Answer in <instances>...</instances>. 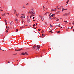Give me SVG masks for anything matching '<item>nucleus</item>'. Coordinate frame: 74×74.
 Here are the masks:
<instances>
[{
  "label": "nucleus",
  "instance_id": "obj_56",
  "mask_svg": "<svg viewBox=\"0 0 74 74\" xmlns=\"http://www.w3.org/2000/svg\"><path fill=\"white\" fill-rule=\"evenodd\" d=\"M69 23V24H71V23Z\"/></svg>",
  "mask_w": 74,
  "mask_h": 74
},
{
  "label": "nucleus",
  "instance_id": "obj_41",
  "mask_svg": "<svg viewBox=\"0 0 74 74\" xmlns=\"http://www.w3.org/2000/svg\"><path fill=\"white\" fill-rule=\"evenodd\" d=\"M49 18H51V16H50Z\"/></svg>",
  "mask_w": 74,
  "mask_h": 74
},
{
  "label": "nucleus",
  "instance_id": "obj_62",
  "mask_svg": "<svg viewBox=\"0 0 74 74\" xmlns=\"http://www.w3.org/2000/svg\"><path fill=\"white\" fill-rule=\"evenodd\" d=\"M8 63H10V61H9V62H8Z\"/></svg>",
  "mask_w": 74,
  "mask_h": 74
},
{
  "label": "nucleus",
  "instance_id": "obj_3",
  "mask_svg": "<svg viewBox=\"0 0 74 74\" xmlns=\"http://www.w3.org/2000/svg\"><path fill=\"white\" fill-rule=\"evenodd\" d=\"M36 48H41V46H40L39 45H37V46L36 47Z\"/></svg>",
  "mask_w": 74,
  "mask_h": 74
},
{
  "label": "nucleus",
  "instance_id": "obj_32",
  "mask_svg": "<svg viewBox=\"0 0 74 74\" xmlns=\"http://www.w3.org/2000/svg\"><path fill=\"white\" fill-rule=\"evenodd\" d=\"M41 33H44V31L42 30L41 32Z\"/></svg>",
  "mask_w": 74,
  "mask_h": 74
},
{
  "label": "nucleus",
  "instance_id": "obj_24",
  "mask_svg": "<svg viewBox=\"0 0 74 74\" xmlns=\"http://www.w3.org/2000/svg\"><path fill=\"white\" fill-rule=\"evenodd\" d=\"M39 16L40 18L41 17V15H39Z\"/></svg>",
  "mask_w": 74,
  "mask_h": 74
},
{
  "label": "nucleus",
  "instance_id": "obj_28",
  "mask_svg": "<svg viewBox=\"0 0 74 74\" xmlns=\"http://www.w3.org/2000/svg\"><path fill=\"white\" fill-rule=\"evenodd\" d=\"M51 15H52V13H51L50 14V15H49V16H51Z\"/></svg>",
  "mask_w": 74,
  "mask_h": 74
},
{
  "label": "nucleus",
  "instance_id": "obj_5",
  "mask_svg": "<svg viewBox=\"0 0 74 74\" xmlns=\"http://www.w3.org/2000/svg\"><path fill=\"white\" fill-rule=\"evenodd\" d=\"M40 18L41 19V20H42V21H44V18H43L42 19V16L41 17H40Z\"/></svg>",
  "mask_w": 74,
  "mask_h": 74
},
{
  "label": "nucleus",
  "instance_id": "obj_30",
  "mask_svg": "<svg viewBox=\"0 0 74 74\" xmlns=\"http://www.w3.org/2000/svg\"><path fill=\"white\" fill-rule=\"evenodd\" d=\"M1 11H3V10L2 9H1V10H0Z\"/></svg>",
  "mask_w": 74,
  "mask_h": 74
},
{
  "label": "nucleus",
  "instance_id": "obj_54",
  "mask_svg": "<svg viewBox=\"0 0 74 74\" xmlns=\"http://www.w3.org/2000/svg\"><path fill=\"white\" fill-rule=\"evenodd\" d=\"M64 10H66V9H64Z\"/></svg>",
  "mask_w": 74,
  "mask_h": 74
},
{
  "label": "nucleus",
  "instance_id": "obj_7",
  "mask_svg": "<svg viewBox=\"0 0 74 74\" xmlns=\"http://www.w3.org/2000/svg\"><path fill=\"white\" fill-rule=\"evenodd\" d=\"M15 21L16 22V23H18V20H17V19H15Z\"/></svg>",
  "mask_w": 74,
  "mask_h": 74
},
{
  "label": "nucleus",
  "instance_id": "obj_46",
  "mask_svg": "<svg viewBox=\"0 0 74 74\" xmlns=\"http://www.w3.org/2000/svg\"><path fill=\"white\" fill-rule=\"evenodd\" d=\"M16 15H19V13H18V14H16Z\"/></svg>",
  "mask_w": 74,
  "mask_h": 74
},
{
  "label": "nucleus",
  "instance_id": "obj_60",
  "mask_svg": "<svg viewBox=\"0 0 74 74\" xmlns=\"http://www.w3.org/2000/svg\"><path fill=\"white\" fill-rule=\"evenodd\" d=\"M28 5V3H27V4H26V5Z\"/></svg>",
  "mask_w": 74,
  "mask_h": 74
},
{
  "label": "nucleus",
  "instance_id": "obj_26",
  "mask_svg": "<svg viewBox=\"0 0 74 74\" xmlns=\"http://www.w3.org/2000/svg\"><path fill=\"white\" fill-rule=\"evenodd\" d=\"M10 29V27H9L8 26V29Z\"/></svg>",
  "mask_w": 74,
  "mask_h": 74
},
{
  "label": "nucleus",
  "instance_id": "obj_13",
  "mask_svg": "<svg viewBox=\"0 0 74 74\" xmlns=\"http://www.w3.org/2000/svg\"><path fill=\"white\" fill-rule=\"evenodd\" d=\"M50 27H53V26L51 25V24H50Z\"/></svg>",
  "mask_w": 74,
  "mask_h": 74
},
{
  "label": "nucleus",
  "instance_id": "obj_39",
  "mask_svg": "<svg viewBox=\"0 0 74 74\" xmlns=\"http://www.w3.org/2000/svg\"><path fill=\"white\" fill-rule=\"evenodd\" d=\"M7 15H9V13H7Z\"/></svg>",
  "mask_w": 74,
  "mask_h": 74
},
{
  "label": "nucleus",
  "instance_id": "obj_6",
  "mask_svg": "<svg viewBox=\"0 0 74 74\" xmlns=\"http://www.w3.org/2000/svg\"><path fill=\"white\" fill-rule=\"evenodd\" d=\"M4 15H5V13L3 14L2 15V16H4Z\"/></svg>",
  "mask_w": 74,
  "mask_h": 74
},
{
  "label": "nucleus",
  "instance_id": "obj_21",
  "mask_svg": "<svg viewBox=\"0 0 74 74\" xmlns=\"http://www.w3.org/2000/svg\"><path fill=\"white\" fill-rule=\"evenodd\" d=\"M35 25H36V24H34L33 26V27H34V26H35Z\"/></svg>",
  "mask_w": 74,
  "mask_h": 74
},
{
  "label": "nucleus",
  "instance_id": "obj_44",
  "mask_svg": "<svg viewBox=\"0 0 74 74\" xmlns=\"http://www.w3.org/2000/svg\"><path fill=\"white\" fill-rule=\"evenodd\" d=\"M31 12V13H30L31 14L32 12V11H31V12Z\"/></svg>",
  "mask_w": 74,
  "mask_h": 74
},
{
  "label": "nucleus",
  "instance_id": "obj_38",
  "mask_svg": "<svg viewBox=\"0 0 74 74\" xmlns=\"http://www.w3.org/2000/svg\"><path fill=\"white\" fill-rule=\"evenodd\" d=\"M28 18H29V17L27 16V19H29Z\"/></svg>",
  "mask_w": 74,
  "mask_h": 74
},
{
  "label": "nucleus",
  "instance_id": "obj_36",
  "mask_svg": "<svg viewBox=\"0 0 74 74\" xmlns=\"http://www.w3.org/2000/svg\"><path fill=\"white\" fill-rule=\"evenodd\" d=\"M33 19H34V17L33 18Z\"/></svg>",
  "mask_w": 74,
  "mask_h": 74
},
{
  "label": "nucleus",
  "instance_id": "obj_58",
  "mask_svg": "<svg viewBox=\"0 0 74 74\" xmlns=\"http://www.w3.org/2000/svg\"><path fill=\"white\" fill-rule=\"evenodd\" d=\"M42 36H44V34H42Z\"/></svg>",
  "mask_w": 74,
  "mask_h": 74
},
{
  "label": "nucleus",
  "instance_id": "obj_61",
  "mask_svg": "<svg viewBox=\"0 0 74 74\" xmlns=\"http://www.w3.org/2000/svg\"><path fill=\"white\" fill-rule=\"evenodd\" d=\"M8 63H10V61H9V62H8Z\"/></svg>",
  "mask_w": 74,
  "mask_h": 74
},
{
  "label": "nucleus",
  "instance_id": "obj_18",
  "mask_svg": "<svg viewBox=\"0 0 74 74\" xmlns=\"http://www.w3.org/2000/svg\"><path fill=\"white\" fill-rule=\"evenodd\" d=\"M64 10V8H63L62 10V11H63Z\"/></svg>",
  "mask_w": 74,
  "mask_h": 74
},
{
  "label": "nucleus",
  "instance_id": "obj_27",
  "mask_svg": "<svg viewBox=\"0 0 74 74\" xmlns=\"http://www.w3.org/2000/svg\"><path fill=\"white\" fill-rule=\"evenodd\" d=\"M38 30H39V31H40V30H41V29H38Z\"/></svg>",
  "mask_w": 74,
  "mask_h": 74
},
{
  "label": "nucleus",
  "instance_id": "obj_22",
  "mask_svg": "<svg viewBox=\"0 0 74 74\" xmlns=\"http://www.w3.org/2000/svg\"><path fill=\"white\" fill-rule=\"evenodd\" d=\"M29 13H31V12H30V11H29V12L28 13V14H29Z\"/></svg>",
  "mask_w": 74,
  "mask_h": 74
},
{
  "label": "nucleus",
  "instance_id": "obj_50",
  "mask_svg": "<svg viewBox=\"0 0 74 74\" xmlns=\"http://www.w3.org/2000/svg\"><path fill=\"white\" fill-rule=\"evenodd\" d=\"M32 16H30V18H31V17H32Z\"/></svg>",
  "mask_w": 74,
  "mask_h": 74
},
{
  "label": "nucleus",
  "instance_id": "obj_51",
  "mask_svg": "<svg viewBox=\"0 0 74 74\" xmlns=\"http://www.w3.org/2000/svg\"><path fill=\"white\" fill-rule=\"evenodd\" d=\"M36 25H37V23H36Z\"/></svg>",
  "mask_w": 74,
  "mask_h": 74
},
{
  "label": "nucleus",
  "instance_id": "obj_63",
  "mask_svg": "<svg viewBox=\"0 0 74 74\" xmlns=\"http://www.w3.org/2000/svg\"><path fill=\"white\" fill-rule=\"evenodd\" d=\"M7 32L8 33V31H7Z\"/></svg>",
  "mask_w": 74,
  "mask_h": 74
},
{
  "label": "nucleus",
  "instance_id": "obj_8",
  "mask_svg": "<svg viewBox=\"0 0 74 74\" xmlns=\"http://www.w3.org/2000/svg\"><path fill=\"white\" fill-rule=\"evenodd\" d=\"M69 13H68V14H67V13H65V15H66V16H67V15H69Z\"/></svg>",
  "mask_w": 74,
  "mask_h": 74
},
{
  "label": "nucleus",
  "instance_id": "obj_42",
  "mask_svg": "<svg viewBox=\"0 0 74 74\" xmlns=\"http://www.w3.org/2000/svg\"><path fill=\"white\" fill-rule=\"evenodd\" d=\"M18 29H16V32H18Z\"/></svg>",
  "mask_w": 74,
  "mask_h": 74
},
{
  "label": "nucleus",
  "instance_id": "obj_57",
  "mask_svg": "<svg viewBox=\"0 0 74 74\" xmlns=\"http://www.w3.org/2000/svg\"><path fill=\"white\" fill-rule=\"evenodd\" d=\"M14 55H17V54H14Z\"/></svg>",
  "mask_w": 74,
  "mask_h": 74
},
{
  "label": "nucleus",
  "instance_id": "obj_1",
  "mask_svg": "<svg viewBox=\"0 0 74 74\" xmlns=\"http://www.w3.org/2000/svg\"><path fill=\"white\" fill-rule=\"evenodd\" d=\"M22 55H27V52H26L25 53H22Z\"/></svg>",
  "mask_w": 74,
  "mask_h": 74
},
{
  "label": "nucleus",
  "instance_id": "obj_4",
  "mask_svg": "<svg viewBox=\"0 0 74 74\" xmlns=\"http://www.w3.org/2000/svg\"><path fill=\"white\" fill-rule=\"evenodd\" d=\"M33 49L34 50H35L36 49V48H35V46H34V47H33Z\"/></svg>",
  "mask_w": 74,
  "mask_h": 74
},
{
  "label": "nucleus",
  "instance_id": "obj_48",
  "mask_svg": "<svg viewBox=\"0 0 74 74\" xmlns=\"http://www.w3.org/2000/svg\"><path fill=\"white\" fill-rule=\"evenodd\" d=\"M69 0H68V1H67L68 2H69Z\"/></svg>",
  "mask_w": 74,
  "mask_h": 74
},
{
  "label": "nucleus",
  "instance_id": "obj_16",
  "mask_svg": "<svg viewBox=\"0 0 74 74\" xmlns=\"http://www.w3.org/2000/svg\"><path fill=\"white\" fill-rule=\"evenodd\" d=\"M23 27H24H24L23 26L21 27H20V28L21 29H22V28H23Z\"/></svg>",
  "mask_w": 74,
  "mask_h": 74
},
{
  "label": "nucleus",
  "instance_id": "obj_35",
  "mask_svg": "<svg viewBox=\"0 0 74 74\" xmlns=\"http://www.w3.org/2000/svg\"><path fill=\"white\" fill-rule=\"evenodd\" d=\"M50 32H51V33H52V31H50Z\"/></svg>",
  "mask_w": 74,
  "mask_h": 74
},
{
  "label": "nucleus",
  "instance_id": "obj_23",
  "mask_svg": "<svg viewBox=\"0 0 74 74\" xmlns=\"http://www.w3.org/2000/svg\"><path fill=\"white\" fill-rule=\"evenodd\" d=\"M10 25H12V22H11V23H10Z\"/></svg>",
  "mask_w": 74,
  "mask_h": 74
},
{
  "label": "nucleus",
  "instance_id": "obj_64",
  "mask_svg": "<svg viewBox=\"0 0 74 74\" xmlns=\"http://www.w3.org/2000/svg\"><path fill=\"white\" fill-rule=\"evenodd\" d=\"M73 23L74 24V21H73Z\"/></svg>",
  "mask_w": 74,
  "mask_h": 74
},
{
  "label": "nucleus",
  "instance_id": "obj_43",
  "mask_svg": "<svg viewBox=\"0 0 74 74\" xmlns=\"http://www.w3.org/2000/svg\"><path fill=\"white\" fill-rule=\"evenodd\" d=\"M72 23L73 24V25H74V23Z\"/></svg>",
  "mask_w": 74,
  "mask_h": 74
},
{
  "label": "nucleus",
  "instance_id": "obj_55",
  "mask_svg": "<svg viewBox=\"0 0 74 74\" xmlns=\"http://www.w3.org/2000/svg\"><path fill=\"white\" fill-rule=\"evenodd\" d=\"M57 20H58V21H59V19H58Z\"/></svg>",
  "mask_w": 74,
  "mask_h": 74
},
{
  "label": "nucleus",
  "instance_id": "obj_14",
  "mask_svg": "<svg viewBox=\"0 0 74 74\" xmlns=\"http://www.w3.org/2000/svg\"><path fill=\"white\" fill-rule=\"evenodd\" d=\"M65 22H66V23H68V22H67V21H64Z\"/></svg>",
  "mask_w": 74,
  "mask_h": 74
},
{
  "label": "nucleus",
  "instance_id": "obj_45",
  "mask_svg": "<svg viewBox=\"0 0 74 74\" xmlns=\"http://www.w3.org/2000/svg\"><path fill=\"white\" fill-rule=\"evenodd\" d=\"M65 10H67V9H65Z\"/></svg>",
  "mask_w": 74,
  "mask_h": 74
},
{
  "label": "nucleus",
  "instance_id": "obj_11",
  "mask_svg": "<svg viewBox=\"0 0 74 74\" xmlns=\"http://www.w3.org/2000/svg\"><path fill=\"white\" fill-rule=\"evenodd\" d=\"M27 22H30V19H28Z\"/></svg>",
  "mask_w": 74,
  "mask_h": 74
},
{
  "label": "nucleus",
  "instance_id": "obj_25",
  "mask_svg": "<svg viewBox=\"0 0 74 74\" xmlns=\"http://www.w3.org/2000/svg\"><path fill=\"white\" fill-rule=\"evenodd\" d=\"M60 8H58L57 9V10H59V9H60Z\"/></svg>",
  "mask_w": 74,
  "mask_h": 74
},
{
  "label": "nucleus",
  "instance_id": "obj_49",
  "mask_svg": "<svg viewBox=\"0 0 74 74\" xmlns=\"http://www.w3.org/2000/svg\"><path fill=\"white\" fill-rule=\"evenodd\" d=\"M22 21H23V22H23V20H22Z\"/></svg>",
  "mask_w": 74,
  "mask_h": 74
},
{
  "label": "nucleus",
  "instance_id": "obj_33",
  "mask_svg": "<svg viewBox=\"0 0 74 74\" xmlns=\"http://www.w3.org/2000/svg\"><path fill=\"white\" fill-rule=\"evenodd\" d=\"M21 49L17 50H16V51H21Z\"/></svg>",
  "mask_w": 74,
  "mask_h": 74
},
{
  "label": "nucleus",
  "instance_id": "obj_12",
  "mask_svg": "<svg viewBox=\"0 0 74 74\" xmlns=\"http://www.w3.org/2000/svg\"><path fill=\"white\" fill-rule=\"evenodd\" d=\"M47 13H48V12H46V13H45L44 14V15H47Z\"/></svg>",
  "mask_w": 74,
  "mask_h": 74
},
{
  "label": "nucleus",
  "instance_id": "obj_37",
  "mask_svg": "<svg viewBox=\"0 0 74 74\" xmlns=\"http://www.w3.org/2000/svg\"><path fill=\"white\" fill-rule=\"evenodd\" d=\"M68 2H68V1H67L66 2V3L67 4H68Z\"/></svg>",
  "mask_w": 74,
  "mask_h": 74
},
{
  "label": "nucleus",
  "instance_id": "obj_19",
  "mask_svg": "<svg viewBox=\"0 0 74 74\" xmlns=\"http://www.w3.org/2000/svg\"><path fill=\"white\" fill-rule=\"evenodd\" d=\"M31 14H34V13H33V12H32Z\"/></svg>",
  "mask_w": 74,
  "mask_h": 74
},
{
  "label": "nucleus",
  "instance_id": "obj_52",
  "mask_svg": "<svg viewBox=\"0 0 74 74\" xmlns=\"http://www.w3.org/2000/svg\"><path fill=\"white\" fill-rule=\"evenodd\" d=\"M43 36H45V34H43Z\"/></svg>",
  "mask_w": 74,
  "mask_h": 74
},
{
  "label": "nucleus",
  "instance_id": "obj_40",
  "mask_svg": "<svg viewBox=\"0 0 74 74\" xmlns=\"http://www.w3.org/2000/svg\"><path fill=\"white\" fill-rule=\"evenodd\" d=\"M43 9H44V6H43Z\"/></svg>",
  "mask_w": 74,
  "mask_h": 74
},
{
  "label": "nucleus",
  "instance_id": "obj_29",
  "mask_svg": "<svg viewBox=\"0 0 74 74\" xmlns=\"http://www.w3.org/2000/svg\"><path fill=\"white\" fill-rule=\"evenodd\" d=\"M22 8H25V6H23Z\"/></svg>",
  "mask_w": 74,
  "mask_h": 74
},
{
  "label": "nucleus",
  "instance_id": "obj_2",
  "mask_svg": "<svg viewBox=\"0 0 74 74\" xmlns=\"http://www.w3.org/2000/svg\"><path fill=\"white\" fill-rule=\"evenodd\" d=\"M23 16H21V18H25V15L24 14H22Z\"/></svg>",
  "mask_w": 74,
  "mask_h": 74
},
{
  "label": "nucleus",
  "instance_id": "obj_31",
  "mask_svg": "<svg viewBox=\"0 0 74 74\" xmlns=\"http://www.w3.org/2000/svg\"><path fill=\"white\" fill-rule=\"evenodd\" d=\"M58 27H60V25H58Z\"/></svg>",
  "mask_w": 74,
  "mask_h": 74
},
{
  "label": "nucleus",
  "instance_id": "obj_9",
  "mask_svg": "<svg viewBox=\"0 0 74 74\" xmlns=\"http://www.w3.org/2000/svg\"><path fill=\"white\" fill-rule=\"evenodd\" d=\"M56 32L57 33H60V31H57Z\"/></svg>",
  "mask_w": 74,
  "mask_h": 74
},
{
  "label": "nucleus",
  "instance_id": "obj_47",
  "mask_svg": "<svg viewBox=\"0 0 74 74\" xmlns=\"http://www.w3.org/2000/svg\"><path fill=\"white\" fill-rule=\"evenodd\" d=\"M46 10H47V9H48V8H46Z\"/></svg>",
  "mask_w": 74,
  "mask_h": 74
},
{
  "label": "nucleus",
  "instance_id": "obj_10",
  "mask_svg": "<svg viewBox=\"0 0 74 74\" xmlns=\"http://www.w3.org/2000/svg\"><path fill=\"white\" fill-rule=\"evenodd\" d=\"M51 16L52 17H53V16H55V14H52Z\"/></svg>",
  "mask_w": 74,
  "mask_h": 74
},
{
  "label": "nucleus",
  "instance_id": "obj_20",
  "mask_svg": "<svg viewBox=\"0 0 74 74\" xmlns=\"http://www.w3.org/2000/svg\"><path fill=\"white\" fill-rule=\"evenodd\" d=\"M5 22H6V24H7V22H6V21H7V20H5Z\"/></svg>",
  "mask_w": 74,
  "mask_h": 74
},
{
  "label": "nucleus",
  "instance_id": "obj_59",
  "mask_svg": "<svg viewBox=\"0 0 74 74\" xmlns=\"http://www.w3.org/2000/svg\"><path fill=\"white\" fill-rule=\"evenodd\" d=\"M56 21H58V20H56Z\"/></svg>",
  "mask_w": 74,
  "mask_h": 74
},
{
  "label": "nucleus",
  "instance_id": "obj_34",
  "mask_svg": "<svg viewBox=\"0 0 74 74\" xmlns=\"http://www.w3.org/2000/svg\"><path fill=\"white\" fill-rule=\"evenodd\" d=\"M57 12V13H58V12H60L58 11V12Z\"/></svg>",
  "mask_w": 74,
  "mask_h": 74
},
{
  "label": "nucleus",
  "instance_id": "obj_15",
  "mask_svg": "<svg viewBox=\"0 0 74 74\" xmlns=\"http://www.w3.org/2000/svg\"><path fill=\"white\" fill-rule=\"evenodd\" d=\"M51 11H56V9H55V10L52 9V10H51Z\"/></svg>",
  "mask_w": 74,
  "mask_h": 74
},
{
  "label": "nucleus",
  "instance_id": "obj_17",
  "mask_svg": "<svg viewBox=\"0 0 74 74\" xmlns=\"http://www.w3.org/2000/svg\"><path fill=\"white\" fill-rule=\"evenodd\" d=\"M31 16H34V15L32 14L31 15Z\"/></svg>",
  "mask_w": 74,
  "mask_h": 74
},
{
  "label": "nucleus",
  "instance_id": "obj_53",
  "mask_svg": "<svg viewBox=\"0 0 74 74\" xmlns=\"http://www.w3.org/2000/svg\"><path fill=\"white\" fill-rule=\"evenodd\" d=\"M54 19H56V18H54Z\"/></svg>",
  "mask_w": 74,
  "mask_h": 74
}]
</instances>
